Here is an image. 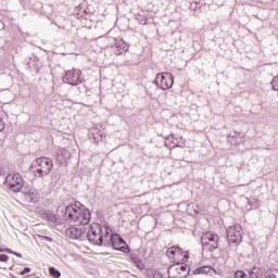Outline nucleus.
I'll return each mask as SVG.
<instances>
[{
    "instance_id": "1",
    "label": "nucleus",
    "mask_w": 278,
    "mask_h": 278,
    "mask_svg": "<svg viewBox=\"0 0 278 278\" xmlns=\"http://www.w3.org/2000/svg\"><path fill=\"white\" fill-rule=\"evenodd\" d=\"M59 212H62L64 220H67L71 225H76L77 227L90 225L92 218V213L90 208L81 204V202H75L66 206H59Z\"/></svg>"
},
{
    "instance_id": "2",
    "label": "nucleus",
    "mask_w": 278,
    "mask_h": 278,
    "mask_svg": "<svg viewBox=\"0 0 278 278\" xmlns=\"http://www.w3.org/2000/svg\"><path fill=\"white\" fill-rule=\"evenodd\" d=\"M110 233H112V228L106 225L93 223L90 225L89 230L85 232V238L96 247H103L105 240L110 238Z\"/></svg>"
},
{
    "instance_id": "3",
    "label": "nucleus",
    "mask_w": 278,
    "mask_h": 278,
    "mask_svg": "<svg viewBox=\"0 0 278 278\" xmlns=\"http://www.w3.org/2000/svg\"><path fill=\"white\" fill-rule=\"evenodd\" d=\"M35 177L42 179L53 170V161L47 156H41L34 160L29 166Z\"/></svg>"
},
{
    "instance_id": "4",
    "label": "nucleus",
    "mask_w": 278,
    "mask_h": 278,
    "mask_svg": "<svg viewBox=\"0 0 278 278\" xmlns=\"http://www.w3.org/2000/svg\"><path fill=\"white\" fill-rule=\"evenodd\" d=\"M165 253L173 261L174 265H186V262L190 260V253L179 245L169 247Z\"/></svg>"
},
{
    "instance_id": "5",
    "label": "nucleus",
    "mask_w": 278,
    "mask_h": 278,
    "mask_svg": "<svg viewBox=\"0 0 278 278\" xmlns=\"http://www.w3.org/2000/svg\"><path fill=\"white\" fill-rule=\"evenodd\" d=\"M4 186L10 190L11 192H22L25 188V180L23 179V176L18 173H10L4 178Z\"/></svg>"
},
{
    "instance_id": "6",
    "label": "nucleus",
    "mask_w": 278,
    "mask_h": 278,
    "mask_svg": "<svg viewBox=\"0 0 278 278\" xmlns=\"http://www.w3.org/2000/svg\"><path fill=\"white\" fill-rule=\"evenodd\" d=\"M104 247H112V249L121 251L122 253H131V249L127 245V241H125L118 233H112L110 239L104 242Z\"/></svg>"
},
{
    "instance_id": "7",
    "label": "nucleus",
    "mask_w": 278,
    "mask_h": 278,
    "mask_svg": "<svg viewBox=\"0 0 278 278\" xmlns=\"http://www.w3.org/2000/svg\"><path fill=\"white\" fill-rule=\"evenodd\" d=\"M218 235L212 231L204 232L201 237L203 251H210V253H212V251H216V249H218Z\"/></svg>"
},
{
    "instance_id": "8",
    "label": "nucleus",
    "mask_w": 278,
    "mask_h": 278,
    "mask_svg": "<svg viewBox=\"0 0 278 278\" xmlns=\"http://www.w3.org/2000/svg\"><path fill=\"white\" fill-rule=\"evenodd\" d=\"M154 84L156 88H160L161 90H170L175 84V76L168 72L159 73L156 74Z\"/></svg>"
},
{
    "instance_id": "9",
    "label": "nucleus",
    "mask_w": 278,
    "mask_h": 278,
    "mask_svg": "<svg viewBox=\"0 0 278 278\" xmlns=\"http://www.w3.org/2000/svg\"><path fill=\"white\" fill-rule=\"evenodd\" d=\"M109 42L111 45V50L114 55H125L129 51V43L125 39L117 37H110Z\"/></svg>"
},
{
    "instance_id": "10",
    "label": "nucleus",
    "mask_w": 278,
    "mask_h": 278,
    "mask_svg": "<svg viewBox=\"0 0 278 278\" xmlns=\"http://www.w3.org/2000/svg\"><path fill=\"white\" fill-rule=\"evenodd\" d=\"M63 84H68V86H79L84 83V77H81L80 70H67L62 76Z\"/></svg>"
},
{
    "instance_id": "11",
    "label": "nucleus",
    "mask_w": 278,
    "mask_h": 278,
    "mask_svg": "<svg viewBox=\"0 0 278 278\" xmlns=\"http://www.w3.org/2000/svg\"><path fill=\"white\" fill-rule=\"evenodd\" d=\"M228 244H240L242 242V226L236 224L227 228Z\"/></svg>"
},
{
    "instance_id": "12",
    "label": "nucleus",
    "mask_w": 278,
    "mask_h": 278,
    "mask_svg": "<svg viewBox=\"0 0 278 278\" xmlns=\"http://www.w3.org/2000/svg\"><path fill=\"white\" fill-rule=\"evenodd\" d=\"M168 278H187L190 275V267L185 265H172L167 270Z\"/></svg>"
},
{
    "instance_id": "13",
    "label": "nucleus",
    "mask_w": 278,
    "mask_h": 278,
    "mask_svg": "<svg viewBox=\"0 0 278 278\" xmlns=\"http://www.w3.org/2000/svg\"><path fill=\"white\" fill-rule=\"evenodd\" d=\"M65 236L71 240H84V238H86V230L77 227H70L66 229Z\"/></svg>"
},
{
    "instance_id": "14",
    "label": "nucleus",
    "mask_w": 278,
    "mask_h": 278,
    "mask_svg": "<svg viewBox=\"0 0 278 278\" xmlns=\"http://www.w3.org/2000/svg\"><path fill=\"white\" fill-rule=\"evenodd\" d=\"M39 216L43 219L47 220L48 223H52V225H55L59 223L58 215L53 213V211L49 208H42L39 211Z\"/></svg>"
},
{
    "instance_id": "15",
    "label": "nucleus",
    "mask_w": 278,
    "mask_h": 278,
    "mask_svg": "<svg viewBox=\"0 0 278 278\" xmlns=\"http://www.w3.org/2000/svg\"><path fill=\"white\" fill-rule=\"evenodd\" d=\"M88 136L96 144H99V142H103L104 135L99 127L90 128L88 131Z\"/></svg>"
},
{
    "instance_id": "16",
    "label": "nucleus",
    "mask_w": 278,
    "mask_h": 278,
    "mask_svg": "<svg viewBox=\"0 0 278 278\" xmlns=\"http://www.w3.org/2000/svg\"><path fill=\"white\" fill-rule=\"evenodd\" d=\"M22 192L25 194L27 203H38V193L36 192V189H27V187H24Z\"/></svg>"
},
{
    "instance_id": "17",
    "label": "nucleus",
    "mask_w": 278,
    "mask_h": 278,
    "mask_svg": "<svg viewBox=\"0 0 278 278\" xmlns=\"http://www.w3.org/2000/svg\"><path fill=\"white\" fill-rule=\"evenodd\" d=\"M55 157L60 164H64L66 160H71V152L66 148H60L56 150Z\"/></svg>"
},
{
    "instance_id": "18",
    "label": "nucleus",
    "mask_w": 278,
    "mask_h": 278,
    "mask_svg": "<svg viewBox=\"0 0 278 278\" xmlns=\"http://www.w3.org/2000/svg\"><path fill=\"white\" fill-rule=\"evenodd\" d=\"M193 275H208L210 277H214L216 275V269L211 266H202L198 267L193 270Z\"/></svg>"
},
{
    "instance_id": "19",
    "label": "nucleus",
    "mask_w": 278,
    "mask_h": 278,
    "mask_svg": "<svg viewBox=\"0 0 278 278\" xmlns=\"http://www.w3.org/2000/svg\"><path fill=\"white\" fill-rule=\"evenodd\" d=\"M249 278H262L263 271L262 268L254 266L251 269H248Z\"/></svg>"
},
{
    "instance_id": "20",
    "label": "nucleus",
    "mask_w": 278,
    "mask_h": 278,
    "mask_svg": "<svg viewBox=\"0 0 278 278\" xmlns=\"http://www.w3.org/2000/svg\"><path fill=\"white\" fill-rule=\"evenodd\" d=\"M265 278H278V269H267L264 273Z\"/></svg>"
},
{
    "instance_id": "21",
    "label": "nucleus",
    "mask_w": 278,
    "mask_h": 278,
    "mask_svg": "<svg viewBox=\"0 0 278 278\" xmlns=\"http://www.w3.org/2000/svg\"><path fill=\"white\" fill-rule=\"evenodd\" d=\"M49 274L50 276H52L53 278H60L62 277V273L60 270H58V268L55 267H50L49 268Z\"/></svg>"
},
{
    "instance_id": "22",
    "label": "nucleus",
    "mask_w": 278,
    "mask_h": 278,
    "mask_svg": "<svg viewBox=\"0 0 278 278\" xmlns=\"http://www.w3.org/2000/svg\"><path fill=\"white\" fill-rule=\"evenodd\" d=\"M271 89L275 90V92L278 91V75L273 78L270 81Z\"/></svg>"
},
{
    "instance_id": "23",
    "label": "nucleus",
    "mask_w": 278,
    "mask_h": 278,
    "mask_svg": "<svg viewBox=\"0 0 278 278\" xmlns=\"http://www.w3.org/2000/svg\"><path fill=\"white\" fill-rule=\"evenodd\" d=\"M233 278H249V275H247V273H244L243 270H237Z\"/></svg>"
},
{
    "instance_id": "24",
    "label": "nucleus",
    "mask_w": 278,
    "mask_h": 278,
    "mask_svg": "<svg viewBox=\"0 0 278 278\" xmlns=\"http://www.w3.org/2000/svg\"><path fill=\"white\" fill-rule=\"evenodd\" d=\"M38 239L40 242H53V238L48 236L38 235Z\"/></svg>"
},
{
    "instance_id": "25",
    "label": "nucleus",
    "mask_w": 278,
    "mask_h": 278,
    "mask_svg": "<svg viewBox=\"0 0 278 278\" xmlns=\"http://www.w3.org/2000/svg\"><path fill=\"white\" fill-rule=\"evenodd\" d=\"M135 265L137 268H139V270H144L147 268V265H144V263L140 258L138 260V262H135Z\"/></svg>"
},
{
    "instance_id": "26",
    "label": "nucleus",
    "mask_w": 278,
    "mask_h": 278,
    "mask_svg": "<svg viewBox=\"0 0 278 278\" xmlns=\"http://www.w3.org/2000/svg\"><path fill=\"white\" fill-rule=\"evenodd\" d=\"M129 257H130V261L132 264H136V262H138V260H140V256H138L137 253H130Z\"/></svg>"
},
{
    "instance_id": "27",
    "label": "nucleus",
    "mask_w": 278,
    "mask_h": 278,
    "mask_svg": "<svg viewBox=\"0 0 278 278\" xmlns=\"http://www.w3.org/2000/svg\"><path fill=\"white\" fill-rule=\"evenodd\" d=\"M249 205H251V207H258L260 202H257V199H251Z\"/></svg>"
},
{
    "instance_id": "28",
    "label": "nucleus",
    "mask_w": 278,
    "mask_h": 278,
    "mask_svg": "<svg viewBox=\"0 0 278 278\" xmlns=\"http://www.w3.org/2000/svg\"><path fill=\"white\" fill-rule=\"evenodd\" d=\"M29 273H31V268H30V267H25V268L20 273V275L24 276V275H27V274H29Z\"/></svg>"
},
{
    "instance_id": "29",
    "label": "nucleus",
    "mask_w": 278,
    "mask_h": 278,
    "mask_svg": "<svg viewBox=\"0 0 278 278\" xmlns=\"http://www.w3.org/2000/svg\"><path fill=\"white\" fill-rule=\"evenodd\" d=\"M8 260H10V256L7 254H0V262H8Z\"/></svg>"
},
{
    "instance_id": "30",
    "label": "nucleus",
    "mask_w": 278,
    "mask_h": 278,
    "mask_svg": "<svg viewBox=\"0 0 278 278\" xmlns=\"http://www.w3.org/2000/svg\"><path fill=\"white\" fill-rule=\"evenodd\" d=\"M5 129V123H3V118L0 117V132Z\"/></svg>"
},
{
    "instance_id": "31",
    "label": "nucleus",
    "mask_w": 278,
    "mask_h": 278,
    "mask_svg": "<svg viewBox=\"0 0 278 278\" xmlns=\"http://www.w3.org/2000/svg\"><path fill=\"white\" fill-rule=\"evenodd\" d=\"M2 251H4V253H11L12 254V249H10V248H7V249H4Z\"/></svg>"
},
{
    "instance_id": "32",
    "label": "nucleus",
    "mask_w": 278,
    "mask_h": 278,
    "mask_svg": "<svg viewBox=\"0 0 278 278\" xmlns=\"http://www.w3.org/2000/svg\"><path fill=\"white\" fill-rule=\"evenodd\" d=\"M16 257H23V254L18 253V252H15Z\"/></svg>"
},
{
    "instance_id": "33",
    "label": "nucleus",
    "mask_w": 278,
    "mask_h": 278,
    "mask_svg": "<svg viewBox=\"0 0 278 278\" xmlns=\"http://www.w3.org/2000/svg\"><path fill=\"white\" fill-rule=\"evenodd\" d=\"M168 138H175V135L170 134V135L168 136Z\"/></svg>"
},
{
    "instance_id": "34",
    "label": "nucleus",
    "mask_w": 278,
    "mask_h": 278,
    "mask_svg": "<svg viewBox=\"0 0 278 278\" xmlns=\"http://www.w3.org/2000/svg\"><path fill=\"white\" fill-rule=\"evenodd\" d=\"M15 253H16V252H15L14 250H12L11 255H15Z\"/></svg>"
},
{
    "instance_id": "35",
    "label": "nucleus",
    "mask_w": 278,
    "mask_h": 278,
    "mask_svg": "<svg viewBox=\"0 0 278 278\" xmlns=\"http://www.w3.org/2000/svg\"><path fill=\"white\" fill-rule=\"evenodd\" d=\"M236 137V132L232 135V138H235Z\"/></svg>"
},
{
    "instance_id": "36",
    "label": "nucleus",
    "mask_w": 278,
    "mask_h": 278,
    "mask_svg": "<svg viewBox=\"0 0 278 278\" xmlns=\"http://www.w3.org/2000/svg\"><path fill=\"white\" fill-rule=\"evenodd\" d=\"M0 176H1V172H0Z\"/></svg>"
}]
</instances>
